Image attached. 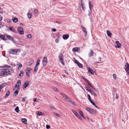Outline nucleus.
Listing matches in <instances>:
<instances>
[{"mask_svg":"<svg viewBox=\"0 0 129 129\" xmlns=\"http://www.w3.org/2000/svg\"><path fill=\"white\" fill-rule=\"evenodd\" d=\"M38 12V10L37 9H35L34 10V14H37Z\"/></svg>","mask_w":129,"mask_h":129,"instance_id":"a19ab883","label":"nucleus"},{"mask_svg":"<svg viewBox=\"0 0 129 129\" xmlns=\"http://www.w3.org/2000/svg\"><path fill=\"white\" fill-rule=\"evenodd\" d=\"M27 98L26 97H25L23 98V101H25V100Z\"/></svg>","mask_w":129,"mask_h":129,"instance_id":"0e129e2a","label":"nucleus"},{"mask_svg":"<svg viewBox=\"0 0 129 129\" xmlns=\"http://www.w3.org/2000/svg\"><path fill=\"white\" fill-rule=\"evenodd\" d=\"M6 85V83H3L0 86V88L1 89H2Z\"/></svg>","mask_w":129,"mask_h":129,"instance_id":"b1692460","label":"nucleus"},{"mask_svg":"<svg viewBox=\"0 0 129 129\" xmlns=\"http://www.w3.org/2000/svg\"><path fill=\"white\" fill-rule=\"evenodd\" d=\"M81 5L82 7V9L84 10L85 11V8L83 7L84 5L83 4V2L81 0Z\"/></svg>","mask_w":129,"mask_h":129,"instance_id":"bb28decb","label":"nucleus"},{"mask_svg":"<svg viewBox=\"0 0 129 129\" xmlns=\"http://www.w3.org/2000/svg\"><path fill=\"white\" fill-rule=\"evenodd\" d=\"M54 114L56 115V116H57V117H59L60 116V115L59 114H58L57 113H54Z\"/></svg>","mask_w":129,"mask_h":129,"instance_id":"864d4df0","label":"nucleus"},{"mask_svg":"<svg viewBox=\"0 0 129 129\" xmlns=\"http://www.w3.org/2000/svg\"><path fill=\"white\" fill-rule=\"evenodd\" d=\"M29 83V82L28 81H27L25 82L23 86V89L26 88L28 85Z\"/></svg>","mask_w":129,"mask_h":129,"instance_id":"423d86ee","label":"nucleus"},{"mask_svg":"<svg viewBox=\"0 0 129 129\" xmlns=\"http://www.w3.org/2000/svg\"><path fill=\"white\" fill-rule=\"evenodd\" d=\"M36 113L38 115L43 116L44 115V114L42 112L38 111H37Z\"/></svg>","mask_w":129,"mask_h":129,"instance_id":"aec40b11","label":"nucleus"},{"mask_svg":"<svg viewBox=\"0 0 129 129\" xmlns=\"http://www.w3.org/2000/svg\"><path fill=\"white\" fill-rule=\"evenodd\" d=\"M87 83H88V87H89L88 86H90V87H91V88H93V86H92L91 85V84L89 83V81Z\"/></svg>","mask_w":129,"mask_h":129,"instance_id":"09e8293b","label":"nucleus"},{"mask_svg":"<svg viewBox=\"0 0 129 129\" xmlns=\"http://www.w3.org/2000/svg\"><path fill=\"white\" fill-rule=\"evenodd\" d=\"M83 79L87 83L89 81L86 78H85V77H84L83 78Z\"/></svg>","mask_w":129,"mask_h":129,"instance_id":"13d9d810","label":"nucleus"},{"mask_svg":"<svg viewBox=\"0 0 129 129\" xmlns=\"http://www.w3.org/2000/svg\"><path fill=\"white\" fill-rule=\"evenodd\" d=\"M75 63H77V64L79 63V62L77 60H75Z\"/></svg>","mask_w":129,"mask_h":129,"instance_id":"4d7b16f0","label":"nucleus"},{"mask_svg":"<svg viewBox=\"0 0 129 129\" xmlns=\"http://www.w3.org/2000/svg\"><path fill=\"white\" fill-rule=\"evenodd\" d=\"M60 94L66 100L68 98L67 97V95L64 93L61 92Z\"/></svg>","mask_w":129,"mask_h":129,"instance_id":"6ab92c4d","label":"nucleus"},{"mask_svg":"<svg viewBox=\"0 0 129 129\" xmlns=\"http://www.w3.org/2000/svg\"><path fill=\"white\" fill-rule=\"evenodd\" d=\"M20 73L19 74V76H20V78H21L23 75L24 73L22 71H21Z\"/></svg>","mask_w":129,"mask_h":129,"instance_id":"5701e85b","label":"nucleus"},{"mask_svg":"<svg viewBox=\"0 0 129 129\" xmlns=\"http://www.w3.org/2000/svg\"><path fill=\"white\" fill-rule=\"evenodd\" d=\"M38 66H37L36 65L35 66V69H34L35 72H36L38 71Z\"/></svg>","mask_w":129,"mask_h":129,"instance_id":"58836bf2","label":"nucleus"},{"mask_svg":"<svg viewBox=\"0 0 129 129\" xmlns=\"http://www.w3.org/2000/svg\"><path fill=\"white\" fill-rule=\"evenodd\" d=\"M72 111L73 113L75 115V116H76V115H77V114H78L77 112L74 110H72Z\"/></svg>","mask_w":129,"mask_h":129,"instance_id":"ea45409f","label":"nucleus"},{"mask_svg":"<svg viewBox=\"0 0 129 129\" xmlns=\"http://www.w3.org/2000/svg\"><path fill=\"white\" fill-rule=\"evenodd\" d=\"M31 70V68H27L26 71V76H29V73H30V72Z\"/></svg>","mask_w":129,"mask_h":129,"instance_id":"39448f33","label":"nucleus"},{"mask_svg":"<svg viewBox=\"0 0 129 129\" xmlns=\"http://www.w3.org/2000/svg\"><path fill=\"white\" fill-rule=\"evenodd\" d=\"M17 66L18 67V69H20L22 67V64L20 63L19 64H17Z\"/></svg>","mask_w":129,"mask_h":129,"instance_id":"cd10ccee","label":"nucleus"},{"mask_svg":"<svg viewBox=\"0 0 129 129\" xmlns=\"http://www.w3.org/2000/svg\"><path fill=\"white\" fill-rule=\"evenodd\" d=\"M87 119L89 120V121L90 120L91 122H93V121L92 120V119H90V118H89L88 117H87Z\"/></svg>","mask_w":129,"mask_h":129,"instance_id":"680f3d73","label":"nucleus"},{"mask_svg":"<svg viewBox=\"0 0 129 129\" xmlns=\"http://www.w3.org/2000/svg\"><path fill=\"white\" fill-rule=\"evenodd\" d=\"M113 78H114V79H116V75L115 74H114L113 75Z\"/></svg>","mask_w":129,"mask_h":129,"instance_id":"052dcab7","label":"nucleus"},{"mask_svg":"<svg viewBox=\"0 0 129 129\" xmlns=\"http://www.w3.org/2000/svg\"><path fill=\"white\" fill-rule=\"evenodd\" d=\"M79 113L80 115L82 117H83V113L82 111L81 110L80 111Z\"/></svg>","mask_w":129,"mask_h":129,"instance_id":"4c0bfd02","label":"nucleus"},{"mask_svg":"<svg viewBox=\"0 0 129 129\" xmlns=\"http://www.w3.org/2000/svg\"><path fill=\"white\" fill-rule=\"evenodd\" d=\"M50 127V126L48 125H46V128L48 129Z\"/></svg>","mask_w":129,"mask_h":129,"instance_id":"e2e57ef3","label":"nucleus"},{"mask_svg":"<svg viewBox=\"0 0 129 129\" xmlns=\"http://www.w3.org/2000/svg\"><path fill=\"white\" fill-rule=\"evenodd\" d=\"M87 69L89 73H91L92 74H94V72L92 69L88 67L87 68Z\"/></svg>","mask_w":129,"mask_h":129,"instance_id":"6e6552de","label":"nucleus"},{"mask_svg":"<svg viewBox=\"0 0 129 129\" xmlns=\"http://www.w3.org/2000/svg\"><path fill=\"white\" fill-rule=\"evenodd\" d=\"M56 30L55 28H53L52 29L51 31H54L55 32L56 31Z\"/></svg>","mask_w":129,"mask_h":129,"instance_id":"bf43d9fd","label":"nucleus"},{"mask_svg":"<svg viewBox=\"0 0 129 129\" xmlns=\"http://www.w3.org/2000/svg\"><path fill=\"white\" fill-rule=\"evenodd\" d=\"M125 69L129 75V64L127 63H126L125 65Z\"/></svg>","mask_w":129,"mask_h":129,"instance_id":"20e7f679","label":"nucleus"},{"mask_svg":"<svg viewBox=\"0 0 129 129\" xmlns=\"http://www.w3.org/2000/svg\"><path fill=\"white\" fill-rule=\"evenodd\" d=\"M59 58H62L63 57V55L61 53H60L59 56Z\"/></svg>","mask_w":129,"mask_h":129,"instance_id":"3c124183","label":"nucleus"},{"mask_svg":"<svg viewBox=\"0 0 129 129\" xmlns=\"http://www.w3.org/2000/svg\"><path fill=\"white\" fill-rule=\"evenodd\" d=\"M60 59V61L61 62L62 64L63 65H64V63L63 61V59L62 58H59Z\"/></svg>","mask_w":129,"mask_h":129,"instance_id":"7c9ffc66","label":"nucleus"},{"mask_svg":"<svg viewBox=\"0 0 129 129\" xmlns=\"http://www.w3.org/2000/svg\"><path fill=\"white\" fill-rule=\"evenodd\" d=\"M5 74L4 70L3 71H0V76H5Z\"/></svg>","mask_w":129,"mask_h":129,"instance_id":"412c9836","label":"nucleus"},{"mask_svg":"<svg viewBox=\"0 0 129 129\" xmlns=\"http://www.w3.org/2000/svg\"><path fill=\"white\" fill-rule=\"evenodd\" d=\"M90 102L92 104V105H93V106H94L96 108H97L98 109H99V108L96 105H95L94 103L92 101H91V102Z\"/></svg>","mask_w":129,"mask_h":129,"instance_id":"c85d7f7f","label":"nucleus"},{"mask_svg":"<svg viewBox=\"0 0 129 129\" xmlns=\"http://www.w3.org/2000/svg\"><path fill=\"white\" fill-rule=\"evenodd\" d=\"M72 51L73 52L78 51V48L77 47L74 48L72 49Z\"/></svg>","mask_w":129,"mask_h":129,"instance_id":"2f4dec72","label":"nucleus"},{"mask_svg":"<svg viewBox=\"0 0 129 129\" xmlns=\"http://www.w3.org/2000/svg\"><path fill=\"white\" fill-rule=\"evenodd\" d=\"M88 100L90 101V102H91V101H92V100H91V97H90V96L88 97Z\"/></svg>","mask_w":129,"mask_h":129,"instance_id":"338daca9","label":"nucleus"},{"mask_svg":"<svg viewBox=\"0 0 129 129\" xmlns=\"http://www.w3.org/2000/svg\"><path fill=\"white\" fill-rule=\"evenodd\" d=\"M70 103H71V104H73V105H74L75 106H76V105L75 104V103L74 102H73V101L72 102L71 101V102Z\"/></svg>","mask_w":129,"mask_h":129,"instance_id":"6e6d98bb","label":"nucleus"},{"mask_svg":"<svg viewBox=\"0 0 129 129\" xmlns=\"http://www.w3.org/2000/svg\"><path fill=\"white\" fill-rule=\"evenodd\" d=\"M85 89L87 90V91H89V92H90V93H91V91H92V90H90V89H88L87 88V87H86L85 88Z\"/></svg>","mask_w":129,"mask_h":129,"instance_id":"c03bdc74","label":"nucleus"},{"mask_svg":"<svg viewBox=\"0 0 129 129\" xmlns=\"http://www.w3.org/2000/svg\"><path fill=\"white\" fill-rule=\"evenodd\" d=\"M91 93L94 96L96 95V93L93 90H92Z\"/></svg>","mask_w":129,"mask_h":129,"instance_id":"f704fd0d","label":"nucleus"},{"mask_svg":"<svg viewBox=\"0 0 129 129\" xmlns=\"http://www.w3.org/2000/svg\"><path fill=\"white\" fill-rule=\"evenodd\" d=\"M90 113L93 114H95L97 112L95 110L91 109Z\"/></svg>","mask_w":129,"mask_h":129,"instance_id":"f8f14e48","label":"nucleus"},{"mask_svg":"<svg viewBox=\"0 0 129 129\" xmlns=\"http://www.w3.org/2000/svg\"><path fill=\"white\" fill-rule=\"evenodd\" d=\"M4 73H5V76H6L10 75L11 74V69H6L4 70Z\"/></svg>","mask_w":129,"mask_h":129,"instance_id":"f03ea898","label":"nucleus"},{"mask_svg":"<svg viewBox=\"0 0 129 129\" xmlns=\"http://www.w3.org/2000/svg\"><path fill=\"white\" fill-rule=\"evenodd\" d=\"M6 35H0V37L3 40L6 39L7 38L6 37Z\"/></svg>","mask_w":129,"mask_h":129,"instance_id":"a878e982","label":"nucleus"},{"mask_svg":"<svg viewBox=\"0 0 129 129\" xmlns=\"http://www.w3.org/2000/svg\"><path fill=\"white\" fill-rule=\"evenodd\" d=\"M81 28H82V31H83L84 33L85 36H86L87 35V31H86V30L85 28L83 26H81Z\"/></svg>","mask_w":129,"mask_h":129,"instance_id":"9b49d317","label":"nucleus"},{"mask_svg":"<svg viewBox=\"0 0 129 129\" xmlns=\"http://www.w3.org/2000/svg\"><path fill=\"white\" fill-rule=\"evenodd\" d=\"M77 65L80 68H82L83 67L82 65L81 64L80 62Z\"/></svg>","mask_w":129,"mask_h":129,"instance_id":"a18cd8bd","label":"nucleus"},{"mask_svg":"<svg viewBox=\"0 0 129 129\" xmlns=\"http://www.w3.org/2000/svg\"><path fill=\"white\" fill-rule=\"evenodd\" d=\"M69 35L66 34L63 35L62 36V38L64 40H67L69 38Z\"/></svg>","mask_w":129,"mask_h":129,"instance_id":"1a4fd4ad","label":"nucleus"},{"mask_svg":"<svg viewBox=\"0 0 129 129\" xmlns=\"http://www.w3.org/2000/svg\"><path fill=\"white\" fill-rule=\"evenodd\" d=\"M18 32L21 35H23L24 34L23 28L21 27H19L17 29Z\"/></svg>","mask_w":129,"mask_h":129,"instance_id":"7ed1b4c3","label":"nucleus"},{"mask_svg":"<svg viewBox=\"0 0 129 129\" xmlns=\"http://www.w3.org/2000/svg\"><path fill=\"white\" fill-rule=\"evenodd\" d=\"M43 65L44 66H45L47 63V60L46 57H44L43 60Z\"/></svg>","mask_w":129,"mask_h":129,"instance_id":"0eeeda50","label":"nucleus"},{"mask_svg":"<svg viewBox=\"0 0 129 129\" xmlns=\"http://www.w3.org/2000/svg\"><path fill=\"white\" fill-rule=\"evenodd\" d=\"M16 84H17V85H18V86H19L20 85H21V82L20 81V80H18L17 81V83Z\"/></svg>","mask_w":129,"mask_h":129,"instance_id":"72a5a7b5","label":"nucleus"},{"mask_svg":"<svg viewBox=\"0 0 129 129\" xmlns=\"http://www.w3.org/2000/svg\"><path fill=\"white\" fill-rule=\"evenodd\" d=\"M107 34L108 36L109 37H111L112 36V34L110 32L109 30H107Z\"/></svg>","mask_w":129,"mask_h":129,"instance_id":"393cba45","label":"nucleus"},{"mask_svg":"<svg viewBox=\"0 0 129 129\" xmlns=\"http://www.w3.org/2000/svg\"><path fill=\"white\" fill-rule=\"evenodd\" d=\"M6 37L8 38L9 39L11 40L13 42L14 41L13 38L11 37L9 35H6Z\"/></svg>","mask_w":129,"mask_h":129,"instance_id":"9d476101","label":"nucleus"},{"mask_svg":"<svg viewBox=\"0 0 129 129\" xmlns=\"http://www.w3.org/2000/svg\"><path fill=\"white\" fill-rule=\"evenodd\" d=\"M10 66H9L5 64L4 65L3 67H5V68H10Z\"/></svg>","mask_w":129,"mask_h":129,"instance_id":"37998d69","label":"nucleus"},{"mask_svg":"<svg viewBox=\"0 0 129 129\" xmlns=\"http://www.w3.org/2000/svg\"><path fill=\"white\" fill-rule=\"evenodd\" d=\"M10 93V91L9 90L7 92L5 96V98H7L9 95Z\"/></svg>","mask_w":129,"mask_h":129,"instance_id":"473e14b6","label":"nucleus"},{"mask_svg":"<svg viewBox=\"0 0 129 129\" xmlns=\"http://www.w3.org/2000/svg\"><path fill=\"white\" fill-rule=\"evenodd\" d=\"M18 51L20 52V51L19 49H11L9 50L8 53L10 54H12L14 55H17L19 54V53L17 54Z\"/></svg>","mask_w":129,"mask_h":129,"instance_id":"f257e3e1","label":"nucleus"},{"mask_svg":"<svg viewBox=\"0 0 129 129\" xmlns=\"http://www.w3.org/2000/svg\"><path fill=\"white\" fill-rule=\"evenodd\" d=\"M21 121L25 124H26L27 120L25 118H21Z\"/></svg>","mask_w":129,"mask_h":129,"instance_id":"2eb2a0df","label":"nucleus"},{"mask_svg":"<svg viewBox=\"0 0 129 129\" xmlns=\"http://www.w3.org/2000/svg\"><path fill=\"white\" fill-rule=\"evenodd\" d=\"M91 10H89L88 11V16H90L91 14Z\"/></svg>","mask_w":129,"mask_h":129,"instance_id":"8fccbe9b","label":"nucleus"},{"mask_svg":"<svg viewBox=\"0 0 129 129\" xmlns=\"http://www.w3.org/2000/svg\"><path fill=\"white\" fill-rule=\"evenodd\" d=\"M15 87L16 88H19V86L16 84L15 85Z\"/></svg>","mask_w":129,"mask_h":129,"instance_id":"69168bd1","label":"nucleus"},{"mask_svg":"<svg viewBox=\"0 0 129 129\" xmlns=\"http://www.w3.org/2000/svg\"><path fill=\"white\" fill-rule=\"evenodd\" d=\"M19 90V88H17L16 90L14 92L13 95H14L15 96L17 94H18Z\"/></svg>","mask_w":129,"mask_h":129,"instance_id":"dca6fc26","label":"nucleus"},{"mask_svg":"<svg viewBox=\"0 0 129 129\" xmlns=\"http://www.w3.org/2000/svg\"><path fill=\"white\" fill-rule=\"evenodd\" d=\"M27 37L29 39H30V38H31L32 37V35L31 34H29L28 35H27Z\"/></svg>","mask_w":129,"mask_h":129,"instance_id":"49530a36","label":"nucleus"},{"mask_svg":"<svg viewBox=\"0 0 129 129\" xmlns=\"http://www.w3.org/2000/svg\"><path fill=\"white\" fill-rule=\"evenodd\" d=\"M11 22V20L10 19H8L7 20V22H8V23H10Z\"/></svg>","mask_w":129,"mask_h":129,"instance_id":"774afa93","label":"nucleus"},{"mask_svg":"<svg viewBox=\"0 0 129 129\" xmlns=\"http://www.w3.org/2000/svg\"><path fill=\"white\" fill-rule=\"evenodd\" d=\"M27 16L29 19H30L31 17V13H27Z\"/></svg>","mask_w":129,"mask_h":129,"instance_id":"c9c22d12","label":"nucleus"},{"mask_svg":"<svg viewBox=\"0 0 129 129\" xmlns=\"http://www.w3.org/2000/svg\"><path fill=\"white\" fill-rule=\"evenodd\" d=\"M86 109L87 110L88 112H90V110L91 109V108H89L88 107H87L86 108Z\"/></svg>","mask_w":129,"mask_h":129,"instance_id":"603ef678","label":"nucleus"},{"mask_svg":"<svg viewBox=\"0 0 129 129\" xmlns=\"http://www.w3.org/2000/svg\"><path fill=\"white\" fill-rule=\"evenodd\" d=\"M9 29L11 31L13 32H15L16 30L13 27L11 26H10L9 27Z\"/></svg>","mask_w":129,"mask_h":129,"instance_id":"a211bd4d","label":"nucleus"},{"mask_svg":"<svg viewBox=\"0 0 129 129\" xmlns=\"http://www.w3.org/2000/svg\"><path fill=\"white\" fill-rule=\"evenodd\" d=\"M116 43L117 45V47L118 48H119L121 47V44L119 43L118 41H116Z\"/></svg>","mask_w":129,"mask_h":129,"instance_id":"f3484780","label":"nucleus"},{"mask_svg":"<svg viewBox=\"0 0 129 129\" xmlns=\"http://www.w3.org/2000/svg\"><path fill=\"white\" fill-rule=\"evenodd\" d=\"M15 110L16 112L17 113L19 112L20 110L19 109V107L18 106L15 109Z\"/></svg>","mask_w":129,"mask_h":129,"instance_id":"c756f323","label":"nucleus"},{"mask_svg":"<svg viewBox=\"0 0 129 129\" xmlns=\"http://www.w3.org/2000/svg\"><path fill=\"white\" fill-rule=\"evenodd\" d=\"M89 8L90 10H91L92 8L93 7V6L91 2H89Z\"/></svg>","mask_w":129,"mask_h":129,"instance_id":"ddd939ff","label":"nucleus"},{"mask_svg":"<svg viewBox=\"0 0 129 129\" xmlns=\"http://www.w3.org/2000/svg\"><path fill=\"white\" fill-rule=\"evenodd\" d=\"M49 107L51 109H52L54 110H56L55 108L52 105H50L49 106Z\"/></svg>","mask_w":129,"mask_h":129,"instance_id":"79ce46f5","label":"nucleus"},{"mask_svg":"<svg viewBox=\"0 0 129 129\" xmlns=\"http://www.w3.org/2000/svg\"><path fill=\"white\" fill-rule=\"evenodd\" d=\"M53 89L54 90L56 91L57 92H58L59 91V90L56 87H54L53 88Z\"/></svg>","mask_w":129,"mask_h":129,"instance_id":"de8ad7c7","label":"nucleus"},{"mask_svg":"<svg viewBox=\"0 0 129 129\" xmlns=\"http://www.w3.org/2000/svg\"><path fill=\"white\" fill-rule=\"evenodd\" d=\"M90 52L88 54V56L90 57L93 55L94 54V52L91 50H90Z\"/></svg>","mask_w":129,"mask_h":129,"instance_id":"4468645a","label":"nucleus"},{"mask_svg":"<svg viewBox=\"0 0 129 129\" xmlns=\"http://www.w3.org/2000/svg\"><path fill=\"white\" fill-rule=\"evenodd\" d=\"M40 60H37V62H36V66H38L40 64Z\"/></svg>","mask_w":129,"mask_h":129,"instance_id":"e433bc0d","label":"nucleus"},{"mask_svg":"<svg viewBox=\"0 0 129 129\" xmlns=\"http://www.w3.org/2000/svg\"><path fill=\"white\" fill-rule=\"evenodd\" d=\"M66 100L69 102L70 103L71 102V101L68 98H67Z\"/></svg>","mask_w":129,"mask_h":129,"instance_id":"5fc2aeb1","label":"nucleus"},{"mask_svg":"<svg viewBox=\"0 0 129 129\" xmlns=\"http://www.w3.org/2000/svg\"><path fill=\"white\" fill-rule=\"evenodd\" d=\"M12 20L13 22H16L18 21V19L16 17H14L12 18Z\"/></svg>","mask_w":129,"mask_h":129,"instance_id":"4be33fe9","label":"nucleus"}]
</instances>
